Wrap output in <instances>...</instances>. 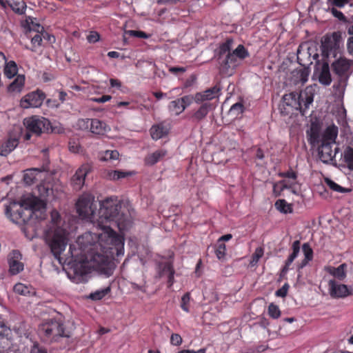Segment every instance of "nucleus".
I'll return each instance as SVG.
<instances>
[{
	"mask_svg": "<svg viewBox=\"0 0 353 353\" xmlns=\"http://www.w3.org/2000/svg\"><path fill=\"white\" fill-rule=\"evenodd\" d=\"M4 65V75L8 78L12 79L15 77L18 72V67L15 61H10L7 62L6 61Z\"/></svg>",
	"mask_w": 353,
	"mask_h": 353,
	"instance_id": "obj_32",
	"label": "nucleus"
},
{
	"mask_svg": "<svg viewBox=\"0 0 353 353\" xmlns=\"http://www.w3.org/2000/svg\"><path fill=\"white\" fill-rule=\"evenodd\" d=\"M169 71L172 74H177L178 72L183 73L186 71V68L183 67H170Z\"/></svg>",
	"mask_w": 353,
	"mask_h": 353,
	"instance_id": "obj_63",
	"label": "nucleus"
},
{
	"mask_svg": "<svg viewBox=\"0 0 353 353\" xmlns=\"http://www.w3.org/2000/svg\"><path fill=\"white\" fill-rule=\"evenodd\" d=\"M13 290L15 293L23 296H26L30 294V288L21 283L15 284L14 285Z\"/></svg>",
	"mask_w": 353,
	"mask_h": 353,
	"instance_id": "obj_46",
	"label": "nucleus"
},
{
	"mask_svg": "<svg viewBox=\"0 0 353 353\" xmlns=\"http://www.w3.org/2000/svg\"><path fill=\"white\" fill-rule=\"evenodd\" d=\"M328 286L330 294L332 298H344L352 294L347 285L338 283L334 280H330Z\"/></svg>",
	"mask_w": 353,
	"mask_h": 353,
	"instance_id": "obj_18",
	"label": "nucleus"
},
{
	"mask_svg": "<svg viewBox=\"0 0 353 353\" xmlns=\"http://www.w3.org/2000/svg\"><path fill=\"white\" fill-rule=\"evenodd\" d=\"M268 314L273 319H278L281 316L279 307L272 303L268 306Z\"/></svg>",
	"mask_w": 353,
	"mask_h": 353,
	"instance_id": "obj_51",
	"label": "nucleus"
},
{
	"mask_svg": "<svg viewBox=\"0 0 353 353\" xmlns=\"http://www.w3.org/2000/svg\"><path fill=\"white\" fill-rule=\"evenodd\" d=\"M39 331L46 340L51 342L57 341L62 337L70 336V332L66 329L61 316L46 321L40 325Z\"/></svg>",
	"mask_w": 353,
	"mask_h": 353,
	"instance_id": "obj_5",
	"label": "nucleus"
},
{
	"mask_svg": "<svg viewBox=\"0 0 353 353\" xmlns=\"http://www.w3.org/2000/svg\"><path fill=\"white\" fill-rule=\"evenodd\" d=\"M45 98V93L37 90L25 95L20 101V106L24 109L38 108L42 105Z\"/></svg>",
	"mask_w": 353,
	"mask_h": 353,
	"instance_id": "obj_11",
	"label": "nucleus"
},
{
	"mask_svg": "<svg viewBox=\"0 0 353 353\" xmlns=\"http://www.w3.org/2000/svg\"><path fill=\"white\" fill-rule=\"evenodd\" d=\"M41 172L39 168H30L25 171L23 181L26 184L30 185L37 181V175Z\"/></svg>",
	"mask_w": 353,
	"mask_h": 353,
	"instance_id": "obj_30",
	"label": "nucleus"
},
{
	"mask_svg": "<svg viewBox=\"0 0 353 353\" xmlns=\"http://www.w3.org/2000/svg\"><path fill=\"white\" fill-rule=\"evenodd\" d=\"M110 292V287H107L104 289L97 290L89 295V298L93 301L101 300Z\"/></svg>",
	"mask_w": 353,
	"mask_h": 353,
	"instance_id": "obj_44",
	"label": "nucleus"
},
{
	"mask_svg": "<svg viewBox=\"0 0 353 353\" xmlns=\"http://www.w3.org/2000/svg\"><path fill=\"white\" fill-rule=\"evenodd\" d=\"M215 254L219 259H222L225 256L226 247L225 243L217 241L215 248Z\"/></svg>",
	"mask_w": 353,
	"mask_h": 353,
	"instance_id": "obj_48",
	"label": "nucleus"
},
{
	"mask_svg": "<svg viewBox=\"0 0 353 353\" xmlns=\"http://www.w3.org/2000/svg\"><path fill=\"white\" fill-rule=\"evenodd\" d=\"M41 222H23L21 229L29 240H32L41 234Z\"/></svg>",
	"mask_w": 353,
	"mask_h": 353,
	"instance_id": "obj_21",
	"label": "nucleus"
},
{
	"mask_svg": "<svg viewBox=\"0 0 353 353\" xmlns=\"http://www.w3.org/2000/svg\"><path fill=\"white\" fill-rule=\"evenodd\" d=\"M233 43V39L231 38H228L225 42L221 43L217 50L216 55L219 63L220 61L223 60L224 58L223 56L226 55L228 53H231V47Z\"/></svg>",
	"mask_w": 353,
	"mask_h": 353,
	"instance_id": "obj_29",
	"label": "nucleus"
},
{
	"mask_svg": "<svg viewBox=\"0 0 353 353\" xmlns=\"http://www.w3.org/2000/svg\"><path fill=\"white\" fill-rule=\"evenodd\" d=\"M8 6L19 14H23L27 7L24 0H8Z\"/></svg>",
	"mask_w": 353,
	"mask_h": 353,
	"instance_id": "obj_33",
	"label": "nucleus"
},
{
	"mask_svg": "<svg viewBox=\"0 0 353 353\" xmlns=\"http://www.w3.org/2000/svg\"><path fill=\"white\" fill-rule=\"evenodd\" d=\"M338 132V127L335 125L327 126L322 134L321 142L316 145L318 146L319 158L323 163H331L339 151L337 147L335 148L334 150H332L333 145L336 143Z\"/></svg>",
	"mask_w": 353,
	"mask_h": 353,
	"instance_id": "obj_4",
	"label": "nucleus"
},
{
	"mask_svg": "<svg viewBox=\"0 0 353 353\" xmlns=\"http://www.w3.org/2000/svg\"><path fill=\"white\" fill-rule=\"evenodd\" d=\"M94 196L90 194H83L81 196L76 203V210L79 217L82 221H92L97 206L94 204Z\"/></svg>",
	"mask_w": 353,
	"mask_h": 353,
	"instance_id": "obj_7",
	"label": "nucleus"
},
{
	"mask_svg": "<svg viewBox=\"0 0 353 353\" xmlns=\"http://www.w3.org/2000/svg\"><path fill=\"white\" fill-rule=\"evenodd\" d=\"M341 33L334 32L330 34H326L322 40L321 48L323 55L325 57H336L340 54L341 44Z\"/></svg>",
	"mask_w": 353,
	"mask_h": 353,
	"instance_id": "obj_6",
	"label": "nucleus"
},
{
	"mask_svg": "<svg viewBox=\"0 0 353 353\" xmlns=\"http://www.w3.org/2000/svg\"><path fill=\"white\" fill-rule=\"evenodd\" d=\"M19 144V139L17 138H9L3 142L0 146V155L2 157L8 156L13 151Z\"/></svg>",
	"mask_w": 353,
	"mask_h": 353,
	"instance_id": "obj_24",
	"label": "nucleus"
},
{
	"mask_svg": "<svg viewBox=\"0 0 353 353\" xmlns=\"http://www.w3.org/2000/svg\"><path fill=\"white\" fill-rule=\"evenodd\" d=\"M128 34L130 36L138 38L148 39L149 37V35L148 34H146L145 32L140 30H130L128 31Z\"/></svg>",
	"mask_w": 353,
	"mask_h": 353,
	"instance_id": "obj_57",
	"label": "nucleus"
},
{
	"mask_svg": "<svg viewBox=\"0 0 353 353\" xmlns=\"http://www.w3.org/2000/svg\"><path fill=\"white\" fill-rule=\"evenodd\" d=\"M38 196L32 194L22 200L21 206L29 210L32 214L35 215L37 221H44L46 219V197L48 196L52 190L44 184H39L37 187ZM34 194H36L34 192Z\"/></svg>",
	"mask_w": 353,
	"mask_h": 353,
	"instance_id": "obj_3",
	"label": "nucleus"
},
{
	"mask_svg": "<svg viewBox=\"0 0 353 353\" xmlns=\"http://www.w3.org/2000/svg\"><path fill=\"white\" fill-rule=\"evenodd\" d=\"M350 77L337 76L336 82L333 85V88L339 94H343L347 85Z\"/></svg>",
	"mask_w": 353,
	"mask_h": 353,
	"instance_id": "obj_35",
	"label": "nucleus"
},
{
	"mask_svg": "<svg viewBox=\"0 0 353 353\" xmlns=\"http://www.w3.org/2000/svg\"><path fill=\"white\" fill-rule=\"evenodd\" d=\"M221 89L219 86L214 85L203 92L196 93V103L200 104L208 102L219 97Z\"/></svg>",
	"mask_w": 353,
	"mask_h": 353,
	"instance_id": "obj_20",
	"label": "nucleus"
},
{
	"mask_svg": "<svg viewBox=\"0 0 353 353\" xmlns=\"http://www.w3.org/2000/svg\"><path fill=\"white\" fill-rule=\"evenodd\" d=\"M21 254L19 250H14L8 256L9 273L11 275H16L23 270V263L20 261Z\"/></svg>",
	"mask_w": 353,
	"mask_h": 353,
	"instance_id": "obj_16",
	"label": "nucleus"
},
{
	"mask_svg": "<svg viewBox=\"0 0 353 353\" xmlns=\"http://www.w3.org/2000/svg\"><path fill=\"white\" fill-rule=\"evenodd\" d=\"M150 132L152 138L154 140H158L166 136L168 134L169 129L163 123H161L152 125Z\"/></svg>",
	"mask_w": 353,
	"mask_h": 353,
	"instance_id": "obj_25",
	"label": "nucleus"
},
{
	"mask_svg": "<svg viewBox=\"0 0 353 353\" xmlns=\"http://www.w3.org/2000/svg\"><path fill=\"white\" fill-rule=\"evenodd\" d=\"M232 53L240 61H242L250 56L248 50L242 44H239L236 48L232 52Z\"/></svg>",
	"mask_w": 353,
	"mask_h": 353,
	"instance_id": "obj_40",
	"label": "nucleus"
},
{
	"mask_svg": "<svg viewBox=\"0 0 353 353\" xmlns=\"http://www.w3.org/2000/svg\"><path fill=\"white\" fill-rule=\"evenodd\" d=\"M244 111V106L241 103H236L230 109V113L236 117L242 114Z\"/></svg>",
	"mask_w": 353,
	"mask_h": 353,
	"instance_id": "obj_52",
	"label": "nucleus"
},
{
	"mask_svg": "<svg viewBox=\"0 0 353 353\" xmlns=\"http://www.w3.org/2000/svg\"><path fill=\"white\" fill-rule=\"evenodd\" d=\"M330 10L332 15L336 18L339 19L341 21L345 20V17L344 16V14L341 11L338 10L336 8L333 7L332 8H330Z\"/></svg>",
	"mask_w": 353,
	"mask_h": 353,
	"instance_id": "obj_60",
	"label": "nucleus"
},
{
	"mask_svg": "<svg viewBox=\"0 0 353 353\" xmlns=\"http://www.w3.org/2000/svg\"><path fill=\"white\" fill-rule=\"evenodd\" d=\"M327 3L330 5L338 7V8H343L346 4L349 3L348 0H327Z\"/></svg>",
	"mask_w": 353,
	"mask_h": 353,
	"instance_id": "obj_58",
	"label": "nucleus"
},
{
	"mask_svg": "<svg viewBox=\"0 0 353 353\" xmlns=\"http://www.w3.org/2000/svg\"><path fill=\"white\" fill-rule=\"evenodd\" d=\"M290 285L288 283H285L280 289L277 290L275 295L279 297H285L287 296Z\"/></svg>",
	"mask_w": 353,
	"mask_h": 353,
	"instance_id": "obj_55",
	"label": "nucleus"
},
{
	"mask_svg": "<svg viewBox=\"0 0 353 353\" xmlns=\"http://www.w3.org/2000/svg\"><path fill=\"white\" fill-rule=\"evenodd\" d=\"M119 157V153L117 150H106L100 154L99 159L101 161H108L118 159Z\"/></svg>",
	"mask_w": 353,
	"mask_h": 353,
	"instance_id": "obj_41",
	"label": "nucleus"
},
{
	"mask_svg": "<svg viewBox=\"0 0 353 353\" xmlns=\"http://www.w3.org/2000/svg\"><path fill=\"white\" fill-rule=\"evenodd\" d=\"M241 61L232 52L228 53L219 63L220 73L225 76L232 75L236 68L241 65Z\"/></svg>",
	"mask_w": 353,
	"mask_h": 353,
	"instance_id": "obj_10",
	"label": "nucleus"
},
{
	"mask_svg": "<svg viewBox=\"0 0 353 353\" xmlns=\"http://www.w3.org/2000/svg\"><path fill=\"white\" fill-rule=\"evenodd\" d=\"M92 166L88 163L83 164L76 171L71 179V184L76 190H80L84 185L87 174L91 171Z\"/></svg>",
	"mask_w": 353,
	"mask_h": 353,
	"instance_id": "obj_15",
	"label": "nucleus"
},
{
	"mask_svg": "<svg viewBox=\"0 0 353 353\" xmlns=\"http://www.w3.org/2000/svg\"><path fill=\"white\" fill-rule=\"evenodd\" d=\"M68 223L50 222L43 231L45 242L54 258L72 266L77 275L87 274L88 268H92L105 277L110 276L117 267V258L124 254L123 236L110 227H104L101 233L85 232L78 237L77 245H70L68 254L62 257L69 239Z\"/></svg>",
	"mask_w": 353,
	"mask_h": 353,
	"instance_id": "obj_1",
	"label": "nucleus"
},
{
	"mask_svg": "<svg viewBox=\"0 0 353 353\" xmlns=\"http://www.w3.org/2000/svg\"><path fill=\"white\" fill-rule=\"evenodd\" d=\"M26 22L28 26L29 32L28 34L34 33V32H43L44 28L40 24L35 23L34 21V19L31 17H28L26 19Z\"/></svg>",
	"mask_w": 353,
	"mask_h": 353,
	"instance_id": "obj_39",
	"label": "nucleus"
},
{
	"mask_svg": "<svg viewBox=\"0 0 353 353\" xmlns=\"http://www.w3.org/2000/svg\"><path fill=\"white\" fill-rule=\"evenodd\" d=\"M314 76L316 77V79L321 85L325 87L329 86L332 81L329 63L327 61H324L316 66L314 70Z\"/></svg>",
	"mask_w": 353,
	"mask_h": 353,
	"instance_id": "obj_12",
	"label": "nucleus"
},
{
	"mask_svg": "<svg viewBox=\"0 0 353 353\" xmlns=\"http://www.w3.org/2000/svg\"><path fill=\"white\" fill-rule=\"evenodd\" d=\"M190 302H191V295L190 292H186L181 297L180 301V307L185 312L188 313L190 311Z\"/></svg>",
	"mask_w": 353,
	"mask_h": 353,
	"instance_id": "obj_43",
	"label": "nucleus"
},
{
	"mask_svg": "<svg viewBox=\"0 0 353 353\" xmlns=\"http://www.w3.org/2000/svg\"><path fill=\"white\" fill-rule=\"evenodd\" d=\"M276 208L283 213H288L292 212V206L285 199H279L275 203Z\"/></svg>",
	"mask_w": 353,
	"mask_h": 353,
	"instance_id": "obj_42",
	"label": "nucleus"
},
{
	"mask_svg": "<svg viewBox=\"0 0 353 353\" xmlns=\"http://www.w3.org/2000/svg\"><path fill=\"white\" fill-rule=\"evenodd\" d=\"M105 177L109 180L117 181L133 175L134 173L123 170H107L104 172Z\"/></svg>",
	"mask_w": 353,
	"mask_h": 353,
	"instance_id": "obj_28",
	"label": "nucleus"
},
{
	"mask_svg": "<svg viewBox=\"0 0 353 353\" xmlns=\"http://www.w3.org/2000/svg\"><path fill=\"white\" fill-rule=\"evenodd\" d=\"M302 250L304 254V258L307 260L312 261L313 259V250L308 243H304L302 246Z\"/></svg>",
	"mask_w": 353,
	"mask_h": 353,
	"instance_id": "obj_54",
	"label": "nucleus"
},
{
	"mask_svg": "<svg viewBox=\"0 0 353 353\" xmlns=\"http://www.w3.org/2000/svg\"><path fill=\"white\" fill-rule=\"evenodd\" d=\"M7 331H8V327L6 325V323L3 321V319L0 316V336H3Z\"/></svg>",
	"mask_w": 353,
	"mask_h": 353,
	"instance_id": "obj_62",
	"label": "nucleus"
},
{
	"mask_svg": "<svg viewBox=\"0 0 353 353\" xmlns=\"http://www.w3.org/2000/svg\"><path fill=\"white\" fill-rule=\"evenodd\" d=\"M25 83V76L18 74L14 80L8 86L9 93H19L21 92Z\"/></svg>",
	"mask_w": 353,
	"mask_h": 353,
	"instance_id": "obj_26",
	"label": "nucleus"
},
{
	"mask_svg": "<svg viewBox=\"0 0 353 353\" xmlns=\"http://www.w3.org/2000/svg\"><path fill=\"white\" fill-rule=\"evenodd\" d=\"M264 250L262 247H258L256 248L254 252L251 256L250 265L251 266H255L259 259L263 256Z\"/></svg>",
	"mask_w": 353,
	"mask_h": 353,
	"instance_id": "obj_47",
	"label": "nucleus"
},
{
	"mask_svg": "<svg viewBox=\"0 0 353 353\" xmlns=\"http://www.w3.org/2000/svg\"><path fill=\"white\" fill-rule=\"evenodd\" d=\"M100 39V34L96 31H91L87 37L89 43H96Z\"/></svg>",
	"mask_w": 353,
	"mask_h": 353,
	"instance_id": "obj_56",
	"label": "nucleus"
},
{
	"mask_svg": "<svg viewBox=\"0 0 353 353\" xmlns=\"http://www.w3.org/2000/svg\"><path fill=\"white\" fill-rule=\"evenodd\" d=\"M182 338L179 334H172L170 337V343L173 345H180L182 343Z\"/></svg>",
	"mask_w": 353,
	"mask_h": 353,
	"instance_id": "obj_59",
	"label": "nucleus"
},
{
	"mask_svg": "<svg viewBox=\"0 0 353 353\" xmlns=\"http://www.w3.org/2000/svg\"><path fill=\"white\" fill-rule=\"evenodd\" d=\"M174 271V269L172 261H161L157 264V272L159 277L168 275Z\"/></svg>",
	"mask_w": 353,
	"mask_h": 353,
	"instance_id": "obj_31",
	"label": "nucleus"
},
{
	"mask_svg": "<svg viewBox=\"0 0 353 353\" xmlns=\"http://www.w3.org/2000/svg\"><path fill=\"white\" fill-rule=\"evenodd\" d=\"M24 125L29 132L40 135L48 132L52 129L50 121L43 117L34 115L24 119Z\"/></svg>",
	"mask_w": 353,
	"mask_h": 353,
	"instance_id": "obj_8",
	"label": "nucleus"
},
{
	"mask_svg": "<svg viewBox=\"0 0 353 353\" xmlns=\"http://www.w3.org/2000/svg\"><path fill=\"white\" fill-rule=\"evenodd\" d=\"M301 94L296 92L285 94L283 97L281 112L283 115H288L294 110H300L302 112Z\"/></svg>",
	"mask_w": 353,
	"mask_h": 353,
	"instance_id": "obj_9",
	"label": "nucleus"
},
{
	"mask_svg": "<svg viewBox=\"0 0 353 353\" xmlns=\"http://www.w3.org/2000/svg\"><path fill=\"white\" fill-rule=\"evenodd\" d=\"M201 105L192 111L190 114V119L194 123H199L204 120L212 108V103L205 102L200 103Z\"/></svg>",
	"mask_w": 353,
	"mask_h": 353,
	"instance_id": "obj_19",
	"label": "nucleus"
},
{
	"mask_svg": "<svg viewBox=\"0 0 353 353\" xmlns=\"http://www.w3.org/2000/svg\"><path fill=\"white\" fill-rule=\"evenodd\" d=\"M168 110L174 116H179L185 110L184 106H183L179 99L170 102Z\"/></svg>",
	"mask_w": 353,
	"mask_h": 353,
	"instance_id": "obj_36",
	"label": "nucleus"
},
{
	"mask_svg": "<svg viewBox=\"0 0 353 353\" xmlns=\"http://www.w3.org/2000/svg\"><path fill=\"white\" fill-rule=\"evenodd\" d=\"M79 125L85 128H90L92 133L99 135L104 134L108 128L105 122L97 119H82L79 121Z\"/></svg>",
	"mask_w": 353,
	"mask_h": 353,
	"instance_id": "obj_13",
	"label": "nucleus"
},
{
	"mask_svg": "<svg viewBox=\"0 0 353 353\" xmlns=\"http://www.w3.org/2000/svg\"><path fill=\"white\" fill-rule=\"evenodd\" d=\"M278 176L282 178H288L293 180H296L298 174L297 172L294 171L292 169H290L286 172H281L278 174Z\"/></svg>",
	"mask_w": 353,
	"mask_h": 353,
	"instance_id": "obj_53",
	"label": "nucleus"
},
{
	"mask_svg": "<svg viewBox=\"0 0 353 353\" xmlns=\"http://www.w3.org/2000/svg\"><path fill=\"white\" fill-rule=\"evenodd\" d=\"M41 33L42 32H34V34H32V33L28 34V37L31 38L32 47L30 48V50L31 51L36 52L37 48L41 46V43H42ZM26 48L29 49V48H28V47H26Z\"/></svg>",
	"mask_w": 353,
	"mask_h": 353,
	"instance_id": "obj_37",
	"label": "nucleus"
},
{
	"mask_svg": "<svg viewBox=\"0 0 353 353\" xmlns=\"http://www.w3.org/2000/svg\"><path fill=\"white\" fill-rule=\"evenodd\" d=\"M30 353H48L46 349L40 347L38 345H34Z\"/></svg>",
	"mask_w": 353,
	"mask_h": 353,
	"instance_id": "obj_64",
	"label": "nucleus"
},
{
	"mask_svg": "<svg viewBox=\"0 0 353 353\" xmlns=\"http://www.w3.org/2000/svg\"><path fill=\"white\" fill-rule=\"evenodd\" d=\"M343 161L349 170H353V148L346 147L343 152Z\"/></svg>",
	"mask_w": 353,
	"mask_h": 353,
	"instance_id": "obj_38",
	"label": "nucleus"
},
{
	"mask_svg": "<svg viewBox=\"0 0 353 353\" xmlns=\"http://www.w3.org/2000/svg\"><path fill=\"white\" fill-rule=\"evenodd\" d=\"M292 252L288 257L287 260L285 262V265L281 270V274L282 275H285L288 272L290 265L298 256V254L300 251V241L299 240H296L293 242L292 245Z\"/></svg>",
	"mask_w": 353,
	"mask_h": 353,
	"instance_id": "obj_23",
	"label": "nucleus"
},
{
	"mask_svg": "<svg viewBox=\"0 0 353 353\" xmlns=\"http://www.w3.org/2000/svg\"><path fill=\"white\" fill-rule=\"evenodd\" d=\"M299 53V50H298V54ZM297 61L303 67L294 70L293 72V76L295 77V81L296 83H301V84H305L308 80L310 70L309 67L305 66L306 64L301 62V59L299 55L297 56Z\"/></svg>",
	"mask_w": 353,
	"mask_h": 353,
	"instance_id": "obj_22",
	"label": "nucleus"
},
{
	"mask_svg": "<svg viewBox=\"0 0 353 353\" xmlns=\"http://www.w3.org/2000/svg\"><path fill=\"white\" fill-rule=\"evenodd\" d=\"M347 49L350 54L353 56V35L350 37L347 41Z\"/></svg>",
	"mask_w": 353,
	"mask_h": 353,
	"instance_id": "obj_61",
	"label": "nucleus"
},
{
	"mask_svg": "<svg viewBox=\"0 0 353 353\" xmlns=\"http://www.w3.org/2000/svg\"><path fill=\"white\" fill-rule=\"evenodd\" d=\"M294 183H287L285 180H281L273 185V194L275 196H279L281 195L282 192L285 189L292 188Z\"/></svg>",
	"mask_w": 353,
	"mask_h": 353,
	"instance_id": "obj_34",
	"label": "nucleus"
},
{
	"mask_svg": "<svg viewBox=\"0 0 353 353\" xmlns=\"http://www.w3.org/2000/svg\"><path fill=\"white\" fill-rule=\"evenodd\" d=\"M167 154V151L160 149L149 154L145 158V163L148 165H153L162 159Z\"/></svg>",
	"mask_w": 353,
	"mask_h": 353,
	"instance_id": "obj_27",
	"label": "nucleus"
},
{
	"mask_svg": "<svg viewBox=\"0 0 353 353\" xmlns=\"http://www.w3.org/2000/svg\"><path fill=\"white\" fill-rule=\"evenodd\" d=\"M344 264L340 265L337 268H331L330 270V273L332 274L334 277L342 280L345 276V272L344 270Z\"/></svg>",
	"mask_w": 353,
	"mask_h": 353,
	"instance_id": "obj_45",
	"label": "nucleus"
},
{
	"mask_svg": "<svg viewBox=\"0 0 353 353\" xmlns=\"http://www.w3.org/2000/svg\"><path fill=\"white\" fill-rule=\"evenodd\" d=\"M181 101L183 106H184V109L185 110L188 106H190L193 101L196 103V94L194 95L188 94L182 97L179 99Z\"/></svg>",
	"mask_w": 353,
	"mask_h": 353,
	"instance_id": "obj_49",
	"label": "nucleus"
},
{
	"mask_svg": "<svg viewBox=\"0 0 353 353\" xmlns=\"http://www.w3.org/2000/svg\"><path fill=\"white\" fill-rule=\"evenodd\" d=\"M98 214L104 221H131L134 210L128 201H121L117 196H110L100 201Z\"/></svg>",
	"mask_w": 353,
	"mask_h": 353,
	"instance_id": "obj_2",
	"label": "nucleus"
},
{
	"mask_svg": "<svg viewBox=\"0 0 353 353\" xmlns=\"http://www.w3.org/2000/svg\"><path fill=\"white\" fill-rule=\"evenodd\" d=\"M327 184L331 190H332L335 192L343 193V192H347L350 191L348 189H346V188L341 186L340 185L337 184L336 183H335L334 181H333L330 179L327 180Z\"/></svg>",
	"mask_w": 353,
	"mask_h": 353,
	"instance_id": "obj_50",
	"label": "nucleus"
},
{
	"mask_svg": "<svg viewBox=\"0 0 353 353\" xmlns=\"http://www.w3.org/2000/svg\"><path fill=\"white\" fill-rule=\"evenodd\" d=\"M309 143L312 146H316L321 142V124L319 121H312L310 128L306 131Z\"/></svg>",
	"mask_w": 353,
	"mask_h": 353,
	"instance_id": "obj_17",
	"label": "nucleus"
},
{
	"mask_svg": "<svg viewBox=\"0 0 353 353\" xmlns=\"http://www.w3.org/2000/svg\"><path fill=\"white\" fill-rule=\"evenodd\" d=\"M352 61L345 57H340L333 61L331 68L336 76L350 77Z\"/></svg>",
	"mask_w": 353,
	"mask_h": 353,
	"instance_id": "obj_14",
	"label": "nucleus"
}]
</instances>
